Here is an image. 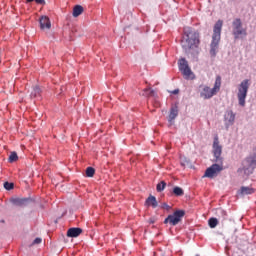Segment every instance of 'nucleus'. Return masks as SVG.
Returning <instances> with one entry per match:
<instances>
[{"instance_id": "obj_30", "label": "nucleus", "mask_w": 256, "mask_h": 256, "mask_svg": "<svg viewBox=\"0 0 256 256\" xmlns=\"http://www.w3.org/2000/svg\"><path fill=\"white\" fill-rule=\"evenodd\" d=\"M42 241H43V239H41V238H36V239H34L32 245H40V243H41Z\"/></svg>"}, {"instance_id": "obj_2", "label": "nucleus", "mask_w": 256, "mask_h": 256, "mask_svg": "<svg viewBox=\"0 0 256 256\" xmlns=\"http://www.w3.org/2000/svg\"><path fill=\"white\" fill-rule=\"evenodd\" d=\"M221 29H223V20H218L213 28L212 42L210 44L211 57H216L217 51H219V43L221 41Z\"/></svg>"}, {"instance_id": "obj_17", "label": "nucleus", "mask_w": 256, "mask_h": 256, "mask_svg": "<svg viewBox=\"0 0 256 256\" xmlns=\"http://www.w3.org/2000/svg\"><path fill=\"white\" fill-rule=\"evenodd\" d=\"M142 95L143 97H153L154 99H157V93H155V90H152L151 88H145Z\"/></svg>"}, {"instance_id": "obj_25", "label": "nucleus", "mask_w": 256, "mask_h": 256, "mask_svg": "<svg viewBox=\"0 0 256 256\" xmlns=\"http://www.w3.org/2000/svg\"><path fill=\"white\" fill-rule=\"evenodd\" d=\"M19 159V156H17V152H11L9 156V163H15Z\"/></svg>"}, {"instance_id": "obj_11", "label": "nucleus", "mask_w": 256, "mask_h": 256, "mask_svg": "<svg viewBox=\"0 0 256 256\" xmlns=\"http://www.w3.org/2000/svg\"><path fill=\"white\" fill-rule=\"evenodd\" d=\"M224 121H225L226 127H231V125L235 123V114L232 112V110L226 111L224 115Z\"/></svg>"}, {"instance_id": "obj_26", "label": "nucleus", "mask_w": 256, "mask_h": 256, "mask_svg": "<svg viewBox=\"0 0 256 256\" xmlns=\"http://www.w3.org/2000/svg\"><path fill=\"white\" fill-rule=\"evenodd\" d=\"M173 193H174V195H176L177 197H181V196H183V194H184V192H183V190L181 189V187H174V189H173Z\"/></svg>"}, {"instance_id": "obj_23", "label": "nucleus", "mask_w": 256, "mask_h": 256, "mask_svg": "<svg viewBox=\"0 0 256 256\" xmlns=\"http://www.w3.org/2000/svg\"><path fill=\"white\" fill-rule=\"evenodd\" d=\"M165 187H167V183L165 181H161L157 184L156 191H158V193H161V191H165Z\"/></svg>"}, {"instance_id": "obj_20", "label": "nucleus", "mask_w": 256, "mask_h": 256, "mask_svg": "<svg viewBox=\"0 0 256 256\" xmlns=\"http://www.w3.org/2000/svg\"><path fill=\"white\" fill-rule=\"evenodd\" d=\"M83 14V6L81 5H76L73 8V17H79V15Z\"/></svg>"}, {"instance_id": "obj_32", "label": "nucleus", "mask_w": 256, "mask_h": 256, "mask_svg": "<svg viewBox=\"0 0 256 256\" xmlns=\"http://www.w3.org/2000/svg\"><path fill=\"white\" fill-rule=\"evenodd\" d=\"M173 95H178L179 94V89H175L174 91H172Z\"/></svg>"}, {"instance_id": "obj_7", "label": "nucleus", "mask_w": 256, "mask_h": 256, "mask_svg": "<svg viewBox=\"0 0 256 256\" xmlns=\"http://www.w3.org/2000/svg\"><path fill=\"white\" fill-rule=\"evenodd\" d=\"M223 171V166L219 164H213L211 167L207 168L203 177H208L209 179H213L217 173H221Z\"/></svg>"}, {"instance_id": "obj_9", "label": "nucleus", "mask_w": 256, "mask_h": 256, "mask_svg": "<svg viewBox=\"0 0 256 256\" xmlns=\"http://www.w3.org/2000/svg\"><path fill=\"white\" fill-rule=\"evenodd\" d=\"M213 95H217V92L214 91L213 88L211 89L209 86H205L200 93V97H202V99H211Z\"/></svg>"}, {"instance_id": "obj_13", "label": "nucleus", "mask_w": 256, "mask_h": 256, "mask_svg": "<svg viewBox=\"0 0 256 256\" xmlns=\"http://www.w3.org/2000/svg\"><path fill=\"white\" fill-rule=\"evenodd\" d=\"M40 28L41 29H51V20H49V17L42 16L39 20Z\"/></svg>"}, {"instance_id": "obj_4", "label": "nucleus", "mask_w": 256, "mask_h": 256, "mask_svg": "<svg viewBox=\"0 0 256 256\" xmlns=\"http://www.w3.org/2000/svg\"><path fill=\"white\" fill-rule=\"evenodd\" d=\"M249 79L243 80L238 86V103L241 107H245V99H247V93L249 92Z\"/></svg>"}, {"instance_id": "obj_12", "label": "nucleus", "mask_w": 256, "mask_h": 256, "mask_svg": "<svg viewBox=\"0 0 256 256\" xmlns=\"http://www.w3.org/2000/svg\"><path fill=\"white\" fill-rule=\"evenodd\" d=\"M13 205L17 207H25L29 204V198H13L12 200Z\"/></svg>"}, {"instance_id": "obj_5", "label": "nucleus", "mask_w": 256, "mask_h": 256, "mask_svg": "<svg viewBox=\"0 0 256 256\" xmlns=\"http://www.w3.org/2000/svg\"><path fill=\"white\" fill-rule=\"evenodd\" d=\"M185 217L184 210H176L173 214L168 215V217L164 220V223H169L173 227L175 225H179L181 223V220Z\"/></svg>"}, {"instance_id": "obj_10", "label": "nucleus", "mask_w": 256, "mask_h": 256, "mask_svg": "<svg viewBox=\"0 0 256 256\" xmlns=\"http://www.w3.org/2000/svg\"><path fill=\"white\" fill-rule=\"evenodd\" d=\"M179 115V107L177 105H174L170 108L169 116H168V122L170 125H173V122L175 119H177V116Z\"/></svg>"}, {"instance_id": "obj_22", "label": "nucleus", "mask_w": 256, "mask_h": 256, "mask_svg": "<svg viewBox=\"0 0 256 256\" xmlns=\"http://www.w3.org/2000/svg\"><path fill=\"white\" fill-rule=\"evenodd\" d=\"M208 225L210 227V229H215V227H217V225H219V219L217 218H210L208 220Z\"/></svg>"}, {"instance_id": "obj_19", "label": "nucleus", "mask_w": 256, "mask_h": 256, "mask_svg": "<svg viewBox=\"0 0 256 256\" xmlns=\"http://www.w3.org/2000/svg\"><path fill=\"white\" fill-rule=\"evenodd\" d=\"M245 161H246L248 167H255L256 166V155L253 154V155L247 157Z\"/></svg>"}, {"instance_id": "obj_29", "label": "nucleus", "mask_w": 256, "mask_h": 256, "mask_svg": "<svg viewBox=\"0 0 256 256\" xmlns=\"http://www.w3.org/2000/svg\"><path fill=\"white\" fill-rule=\"evenodd\" d=\"M27 3H33V1H35V3H37L38 5H45V0H26Z\"/></svg>"}, {"instance_id": "obj_21", "label": "nucleus", "mask_w": 256, "mask_h": 256, "mask_svg": "<svg viewBox=\"0 0 256 256\" xmlns=\"http://www.w3.org/2000/svg\"><path fill=\"white\" fill-rule=\"evenodd\" d=\"M212 89L216 93H219V90L221 89V76L216 77L215 84H214V87Z\"/></svg>"}, {"instance_id": "obj_24", "label": "nucleus", "mask_w": 256, "mask_h": 256, "mask_svg": "<svg viewBox=\"0 0 256 256\" xmlns=\"http://www.w3.org/2000/svg\"><path fill=\"white\" fill-rule=\"evenodd\" d=\"M39 95H41V88H39V86H35L33 88V91L31 92V97H39Z\"/></svg>"}, {"instance_id": "obj_31", "label": "nucleus", "mask_w": 256, "mask_h": 256, "mask_svg": "<svg viewBox=\"0 0 256 256\" xmlns=\"http://www.w3.org/2000/svg\"><path fill=\"white\" fill-rule=\"evenodd\" d=\"M162 209H166V211H169V209H171V206H169L167 203H163Z\"/></svg>"}, {"instance_id": "obj_6", "label": "nucleus", "mask_w": 256, "mask_h": 256, "mask_svg": "<svg viewBox=\"0 0 256 256\" xmlns=\"http://www.w3.org/2000/svg\"><path fill=\"white\" fill-rule=\"evenodd\" d=\"M178 67L185 79H193V72L191 71V68H189V63L185 58L179 60Z\"/></svg>"}, {"instance_id": "obj_1", "label": "nucleus", "mask_w": 256, "mask_h": 256, "mask_svg": "<svg viewBox=\"0 0 256 256\" xmlns=\"http://www.w3.org/2000/svg\"><path fill=\"white\" fill-rule=\"evenodd\" d=\"M199 32L191 27H185L183 30V36L181 39V47L184 49L185 53L199 47Z\"/></svg>"}, {"instance_id": "obj_3", "label": "nucleus", "mask_w": 256, "mask_h": 256, "mask_svg": "<svg viewBox=\"0 0 256 256\" xmlns=\"http://www.w3.org/2000/svg\"><path fill=\"white\" fill-rule=\"evenodd\" d=\"M232 34L234 35V39H245L247 37V28L243 27V22L240 18L233 20Z\"/></svg>"}, {"instance_id": "obj_18", "label": "nucleus", "mask_w": 256, "mask_h": 256, "mask_svg": "<svg viewBox=\"0 0 256 256\" xmlns=\"http://www.w3.org/2000/svg\"><path fill=\"white\" fill-rule=\"evenodd\" d=\"M241 195H253L255 188L242 186L240 189Z\"/></svg>"}, {"instance_id": "obj_15", "label": "nucleus", "mask_w": 256, "mask_h": 256, "mask_svg": "<svg viewBox=\"0 0 256 256\" xmlns=\"http://www.w3.org/2000/svg\"><path fill=\"white\" fill-rule=\"evenodd\" d=\"M83 233L81 228H70L67 231V237H79Z\"/></svg>"}, {"instance_id": "obj_14", "label": "nucleus", "mask_w": 256, "mask_h": 256, "mask_svg": "<svg viewBox=\"0 0 256 256\" xmlns=\"http://www.w3.org/2000/svg\"><path fill=\"white\" fill-rule=\"evenodd\" d=\"M216 217H218V220L222 223L227 221V211L223 210L222 208L216 209L215 213Z\"/></svg>"}, {"instance_id": "obj_27", "label": "nucleus", "mask_w": 256, "mask_h": 256, "mask_svg": "<svg viewBox=\"0 0 256 256\" xmlns=\"http://www.w3.org/2000/svg\"><path fill=\"white\" fill-rule=\"evenodd\" d=\"M95 175V168L88 167L86 169V177H93Z\"/></svg>"}, {"instance_id": "obj_16", "label": "nucleus", "mask_w": 256, "mask_h": 256, "mask_svg": "<svg viewBox=\"0 0 256 256\" xmlns=\"http://www.w3.org/2000/svg\"><path fill=\"white\" fill-rule=\"evenodd\" d=\"M145 204L147 205V207H153V209H156V207L159 205L157 203V198H155V196L150 195L146 201Z\"/></svg>"}, {"instance_id": "obj_28", "label": "nucleus", "mask_w": 256, "mask_h": 256, "mask_svg": "<svg viewBox=\"0 0 256 256\" xmlns=\"http://www.w3.org/2000/svg\"><path fill=\"white\" fill-rule=\"evenodd\" d=\"M13 187H15V184H13V183H10V182L4 183V189H6V191H11V189H13Z\"/></svg>"}, {"instance_id": "obj_8", "label": "nucleus", "mask_w": 256, "mask_h": 256, "mask_svg": "<svg viewBox=\"0 0 256 256\" xmlns=\"http://www.w3.org/2000/svg\"><path fill=\"white\" fill-rule=\"evenodd\" d=\"M213 153H214V157L216 158V161H222L221 153H223V147L219 145V138L214 139Z\"/></svg>"}]
</instances>
